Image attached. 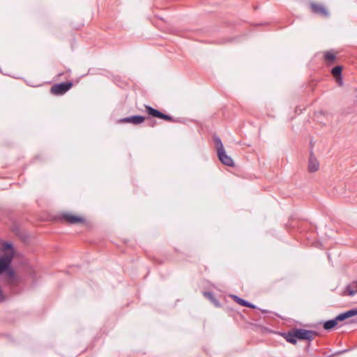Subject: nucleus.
Wrapping results in <instances>:
<instances>
[{"instance_id": "obj_7", "label": "nucleus", "mask_w": 357, "mask_h": 357, "mask_svg": "<svg viewBox=\"0 0 357 357\" xmlns=\"http://www.w3.org/2000/svg\"><path fill=\"white\" fill-rule=\"evenodd\" d=\"M146 111L149 113V114H150L153 116L162 119L166 121H172V117H170L169 116L164 114L161 113L160 112H159L149 106H146Z\"/></svg>"}, {"instance_id": "obj_17", "label": "nucleus", "mask_w": 357, "mask_h": 357, "mask_svg": "<svg viewBox=\"0 0 357 357\" xmlns=\"http://www.w3.org/2000/svg\"><path fill=\"white\" fill-rule=\"evenodd\" d=\"M335 58V54L331 52H327L325 54V59L328 61H333Z\"/></svg>"}, {"instance_id": "obj_3", "label": "nucleus", "mask_w": 357, "mask_h": 357, "mask_svg": "<svg viewBox=\"0 0 357 357\" xmlns=\"http://www.w3.org/2000/svg\"><path fill=\"white\" fill-rule=\"evenodd\" d=\"M310 8L312 13L321 17H328L330 16L329 10L324 5L321 3L311 2L310 3Z\"/></svg>"}, {"instance_id": "obj_16", "label": "nucleus", "mask_w": 357, "mask_h": 357, "mask_svg": "<svg viewBox=\"0 0 357 357\" xmlns=\"http://www.w3.org/2000/svg\"><path fill=\"white\" fill-rule=\"evenodd\" d=\"M234 298V299L238 303H239L240 305H243V306H246V307H253V306L250 304H249L248 302H246L245 301L236 296H232Z\"/></svg>"}, {"instance_id": "obj_8", "label": "nucleus", "mask_w": 357, "mask_h": 357, "mask_svg": "<svg viewBox=\"0 0 357 357\" xmlns=\"http://www.w3.org/2000/svg\"><path fill=\"white\" fill-rule=\"evenodd\" d=\"M144 118L142 116H133L128 118L121 119L119 121V123H129L132 124H140L143 123Z\"/></svg>"}, {"instance_id": "obj_14", "label": "nucleus", "mask_w": 357, "mask_h": 357, "mask_svg": "<svg viewBox=\"0 0 357 357\" xmlns=\"http://www.w3.org/2000/svg\"><path fill=\"white\" fill-rule=\"evenodd\" d=\"M338 321L339 320L337 319V317L335 319L329 320L324 324V328L326 330L332 329L337 325Z\"/></svg>"}, {"instance_id": "obj_18", "label": "nucleus", "mask_w": 357, "mask_h": 357, "mask_svg": "<svg viewBox=\"0 0 357 357\" xmlns=\"http://www.w3.org/2000/svg\"><path fill=\"white\" fill-rule=\"evenodd\" d=\"M205 295L210 296V294H209V293H207V294H205Z\"/></svg>"}, {"instance_id": "obj_10", "label": "nucleus", "mask_w": 357, "mask_h": 357, "mask_svg": "<svg viewBox=\"0 0 357 357\" xmlns=\"http://www.w3.org/2000/svg\"><path fill=\"white\" fill-rule=\"evenodd\" d=\"M5 273L9 283L13 284L18 282L17 276L15 275V271L10 268V267H9Z\"/></svg>"}, {"instance_id": "obj_13", "label": "nucleus", "mask_w": 357, "mask_h": 357, "mask_svg": "<svg viewBox=\"0 0 357 357\" xmlns=\"http://www.w3.org/2000/svg\"><path fill=\"white\" fill-rule=\"evenodd\" d=\"M341 73H342V67H340V66H336V67L333 68L332 70V74L335 77L337 82L340 85H342V79L340 77Z\"/></svg>"}, {"instance_id": "obj_2", "label": "nucleus", "mask_w": 357, "mask_h": 357, "mask_svg": "<svg viewBox=\"0 0 357 357\" xmlns=\"http://www.w3.org/2000/svg\"><path fill=\"white\" fill-rule=\"evenodd\" d=\"M215 142L217 150V154L220 162L225 165L229 167H234V162L233 159L227 154L220 139L215 138Z\"/></svg>"}, {"instance_id": "obj_6", "label": "nucleus", "mask_w": 357, "mask_h": 357, "mask_svg": "<svg viewBox=\"0 0 357 357\" xmlns=\"http://www.w3.org/2000/svg\"><path fill=\"white\" fill-rule=\"evenodd\" d=\"M295 332L296 336L300 340H310L314 335V333L313 331L305 329H298L295 331Z\"/></svg>"}, {"instance_id": "obj_12", "label": "nucleus", "mask_w": 357, "mask_h": 357, "mask_svg": "<svg viewBox=\"0 0 357 357\" xmlns=\"http://www.w3.org/2000/svg\"><path fill=\"white\" fill-rule=\"evenodd\" d=\"M357 285L356 282L347 286L342 293L343 296H354L357 292Z\"/></svg>"}, {"instance_id": "obj_11", "label": "nucleus", "mask_w": 357, "mask_h": 357, "mask_svg": "<svg viewBox=\"0 0 357 357\" xmlns=\"http://www.w3.org/2000/svg\"><path fill=\"white\" fill-rule=\"evenodd\" d=\"M356 315H357V308L350 310L349 311H347L344 313H342V314H339L337 317V319L339 321H343L346 319L354 317Z\"/></svg>"}, {"instance_id": "obj_4", "label": "nucleus", "mask_w": 357, "mask_h": 357, "mask_svg": "<svg viewBox=\"0 0 357 357\" xmlns=\"http://www.w3.org/2000/svg\"><path fill=\"white\" fill-rule=\"evenodd\" d=\"M72 86V83H61L59 84H56L53 86L51 89V91L53 93L59 95L66 93L68 90H69Z\"/></svg>"}, {"instance_id": "obj_15", "label": "nucleus", "mask_w": 357, "mask_h": 357, "mask_svg": "<svg viewBox=\"0 0 357 357\" xmlns=\"http://www.w3.org/2000/svg\"><path fill=\"white\" fill-rule=\"evenodd\" d=\"M285 339H286V340L287 342H289L290 343L296 344V339H298V338L296 336V332L294 331V333L293 334L289 333V334L285 336Z\"/></svg>"}, {"instance_id": "obj_5", "label": "nucleus", "mask_w": 357, "mask_h": 357, "mask_svg": "<svg viewBox=\"0 0 357 357\" xmlns=\"http://www.w3.org/2000/svg\"><path fill=\"white\" fill-rule=\"evenodd\" d=\"M63 219L71 224L82 223L84 222V218L79 215L68 213L63 215Z\"/></svg>"}, {"instance_id": "obj_1", "label": "nucleus", "mask_w": 357, "mask_h": 357, "mask_svg": "<svg viewBox=\"0 0 357 357\" xmlns=\"http://www.w3.org/2000/svg\"><path fill=\"white\" fill-rule=\"evenodd\" d=\"M0 252L2 254L0 257V275H1L10 267L11 261L16 254V251L12 243L2 242L1 243Z\"/></svg>"}, {"instance_id": "obj_9", "label": "nucleus", "mask_w": 357, "mask_h": 357, "mask_svg": "<svg viewBox=\"0 0 357 357\" xmlns=\"http://www.w3.org/2000/svg\"><path fill=\"white\" fill-rule=\"evenodd\" d=\"M319 168V162L317 158L310 155L308 162V171L311 173L318 171Z\"/></svg>"}]
</instances>
